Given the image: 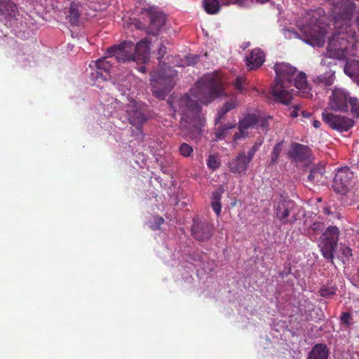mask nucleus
Segmentation results:
<instances>
[{
	"mask_svg": "<svg viewBox=\"0 0 359 359\" xmlns=\"http://www.w3.org/2000/svg\"><path fill=\"white\" fill-rule=\"evenodd\" d=\"M274 70L276 74V83L271 93L277 101L285 105L290 104L292 99L293 90L290 89L292 86L300 90L301 96L309 97L311 89L305 73L297 72L296 67L285 62L276 63Z\"/></svg>",
	"mask_w": 359,
	"mask_h": 359,
	"instance_id": "f257e3e1",
	"label": "nucleus"
},
{
	"mask_svg": "<svg viewBox=\"0 0 359 359\" xmlns=\"http://www.w3.org/2000/svg\"><path fill=\"white\" fill-rule=\"evenodd\" d=\"M171 107L181 115L180 129L184 138L194 140L201 133L204 126V118L201 114V107L189 94L172 100Z\"/></svg>",
	"mask_w": 359,
	"mask_h": 359,
	"instance_id": "f03ea898",
	"label": "nucleus"
},
{
	"mask_svg": "<svg viewBox=\"0 0 359 359\" xmlns=\"http://www.w3.org/2000/svg\"><path fill=\"white\" fill-rule=\"evenodd\" d=\"M302 36L290 29L283 28L280 30L282 34L287 39L298 38L312 46H323L325 43L327 28L323 25L321 21L312 15L311 21L300 27Z\"/></svg>",
	"mask_w": 359,
	"mask_h": 359,
	"instance_id": "7ed1b4c3",
	"label": "nucleus"
},
{
	"mask_svg": "<svg viewBox=\"0 0 359 359\" xmlns=\"http://www.w3.org/2000/svg\"><path fill=\"white\" fill-rule=\"evenodd\" d=\"M224 92L221 79L214 74H205L200 78L190 90L191 95L198 101L208 104Z\"/></svg>",
	"mask_w": 359,
	"mask_h": 359,
	"instance_id": "20e7f679",
	"label": "nucleus"
},
{
	"mask_svg": "<svg viewBox=\"0 0 359 359\" xmlns=\"http://www.w3.org/2000/svg\"><path fill=\"white\" fill-rule=\"evenodd\" d=\"M259 114H247L238 121V132H236L233 136L234 142L241 138L248 137V130L251 128H261L263 132L266 133L269 126L268 119Z\"/></svg>",
	"mask_w": 359,
	"mask_h": 359,
	"instance_id": "39448f33",
	"label": "nucleus"
},
{
	"mask_svg": "<svg viewBox=\"0 0 359 359\" xmlns=\"http://www.w3.org/2000/svg\"><path fill=\"white\" fill-rule=\"evenodd\" d=\"M0 13L5 20L6 26L13 29L24 28L25 18L13 2L10 0H0Z\"/></svg>",
	"mask_w": 359,
	"mask_h": 359,
	"instance_id": "423d86ee",
	"label": "nucleus"
},
{
	"mask_svg": "<svg viewBox=\"0 0 359 359\" xmlns=\"http://www.w3.org/2000/svg\"><path fill=\"white\" fill-rule=\"evenodd\" d=\"M274 208L276 218L283 224H293L297 220L294 212L295 203L293 201L281 196L275 202Z\"/></svg>",
	"mask_w": 359,
	"mask_h": 359,
	"instance_id": "0eeeda50",
	"label": "nucleus"
},
{
	"mask_svg": "<svg viewBox=\"0 0 359 359\" xmlns=\"http://www.w3.org/2000/svg\"><path fill=\"white\" fill-rule=\"evenodd\" d=\"M126 111L129 122L137 129L147 120L145 115V105L142 102L130 101Z\"/></svg>",
	"mask_w": 359,
	"mask_h": 359,
	"instance_id": "6e6552de",
	"label": "nucleus"
},
{
	"mask_svg": "<svg viewBox=\"0 0 359 359\" xmlns=\"http://www.w3.org/2000/svg\"><path fill=\"white\" fill-rule=\"evenodd\" d=\"M135 44L132 41H124L121 44L111 47L108 52L119 62L135 61Z\"/></svg>",
	"mask_w": 359,
	"mask_h": 359,
	"instance_id": "1a4fd4ad",
	"label": "nucleus"
},
{
	"mask_svg": "<svg viewBox=\"0 0 359 359\" xmlns=\"http://www.w3.org/2000/svg\"><path fill=\"white\" fill-rule=\"evenodd\" d=\"M322 118L330 128L339 132L347 131L353 126L352 119L325 111L322 113Z\"/></svg>",
	"mask_w": 359,
	"mask_h": 359,
	"instance_id": "9d476101",
	"label": "nucleus"
},
{
	"mask_svg": "<svg viewBox=\"0 0 359 359\" xmlns=\"http://www.w3.org/2000/svg\"><path fill=\"white\" fill-rule=\"evenodd\" d=\"M349 99L353 97L349 96L345 89L334 88L330 97L329 106L335 111H347L349 109Z\"/></svg>",
	"mask_w": 359,
	"mask_h": 359,
	"instance_id": "9b49d317",
	"label": "nucleus"
},
{
	"mask_svg": "<svg viewBox=\"0 0 359 359\" xmlns=\"http://www.w3.org/2000/svg\"><path fill=\"white\" fill-rule=\"evenodd\" d=\"M353 177V172L348 167L339 168L333 180V189L336 192L345 194Z\"/></svg>",
	"mask_w": 359,
	"mask_h": 359,
	"instance_id": "f8f14e48",
	"label": "nucleus"
},
{
	"mask_svg": "<svg viewBox=\"0 0 359 359\" xmlns=\"http://www.w3.org/2000/svg\"><path fill=\"white\" fill-rule=\"evenodd\" d=\"M146 13L150 19L149 25L147 27L149 34L157 35L165 23V15L162 12L151 7L146 9Z\"/></svg>",
	"mask_w": 359,
	"mask_h": 359,
	"instance_id": "ddd939ff",
	"label": "nucleus"
},
{
	"mask_svg": "<svg viewBox=\"0 0 359 359\" xmlns=\"http://www.w3.org/2000/svg\"><path fill=\"white\" fill-rule=\"evenodd\" d=\"M250 162L245 151H242L229 162L228 165L232 173L242 175L246 173Z\"/></svg>",
	"mask_w": 359,
	"mask_h": 359,
	"instance_id": "4468645a",
	"label": "nucleus"
},
{
	"mask_svg": "<svg viewBox=\"0 0 359 359\" xmlns=\"http://www.w3.org/2000/svg\"><path fill=\"white\" fill-rule=\"evenodd\" d=\"M193 236L201 241L210 239L212 235V226L207 222L194 219L191 228Z\"/></svg>",
	"mask_w": 359,
	"mask_h": 359,
	"instance_id": "2eb2a0df",
	"label": "nucleus"
},
{
	"mask_svg": "<svg viewBox=\"0 0 359 359\" xmlns=\"http://www.w3.org/2000/svg\"><path fill=\"white\" fill-rule=\"evenodd\" d=\"M149 41L144 39L135 45V61L145 63L149 57Z\"/></svg>",
	"mask_w": 359,
	"mask_h": 359,
	"instance_id": "dca6fc26",
	"label": "nucleus"
},
{
	"mask_svg": "<svg viewBox=\"0 0 359 359\" xmlns=\"http://www.w3.org/2000/svg\"><path fill=\"white\" fill-rule=\"evenodd\" d=\"M310 156V149L308 146L299 143L292 144L291 149L289 152V156L295 161H304Z\"/></svg>",
	"mask_w": 359,
	"mask_h": 359,
	"instance_id": "f3484780",
	"label": "nucleus"
},
{
	"mask_svg": "<svg viewBox=\"0 0 359 359\" xmlns=\"http://www.w3.org/2000/svg\"><path fill=\"white\" fill-rule=\"evenodd\" d=\"M115 58L108 52V56L99 59L97 61H92L89 65L90 68H97L108 76L112 67V63Z\"/></svg>",
	"mask_w": 359,
	"mask_h": 359,
	"instance_id": "a211bd4d",
	"label": "nucleus"
},
{
	"mask_svg": "<svg viewBox=\"0 0 359 359\" xmlns=\"http://www.w3.org/2000/svg\"><path fill=\"white\" fill-rule=\"evenodd\" d=\"M264 61V53L259 48L252 50L250 55L246 57V65L250 69L259 68Z\"/></svg>",
	"mask_w": 359,
	"mask_h": 359,
	"instance_id": "6ab92c4d",
	"label": "nucleus"
},
{
	"mask_svg": "<svg viewBox=\"0 0 359 359\" xmlns=\"http://www.w3.org/2000/svg\"><path fill=\"white\" fill-rule=\"evenodd\" d=\"M83 11V4L79 0H74L69 6L67 19L74 25H77Z\"/></svg>",
	"mask_w": 359,
	"mask_h": 359,
	"instance_id": "aec40b11",
	"label": "nucleus"
},
{
	"mask_svg": "<svg viewBox=\"0 0 359 359\" xmlns=\"http://www.w3.org/2000/svg\"><path fill=\"white\" fill-rule=\"evenodd\" d=\"M304 226L305 227L304 233L311 239H316V236L320 233L325 228L323 222H312L310 219H305Z\"/></svg>",
	"mask_w": 359,
	"mask_h": 359,
	"instance_id": "412c9836",
	"label": "nucleus"
},
{
	"mask_svg": "<svg viewBox=\"0 0 359 359\" xmlns=\"http://www.w3.org/2000/svg\"><path fill=\"white\" fill-rule=\"evenodd\" d=\"M344 72L356 82L359 79V60H348L344 67Z\"/></svg>",
	"mask_w": 359,
	"mask_h": 359,
	"instance_id": "4be33fe9",
	"label": "nucleus"
},
{
	"mask_svg": "<svg viewBox=\"0 0 359 359\" xmlns=\"http://www.w3.org/2000/svg\"><path fill=\"white\" fill-rule=\"evenodd\" d=\"M208 257L205 254L198 252L192 255L194 262H198V266H201L205 271H214L216 264L214 262H207Z\"/></svg>",
	"mask_w": 359,
	"mask_h": 359,
	"instance_id": "5701e85b",
	"label": "nucleus"
},
{
	"mask_svg": "<svg viewBox=\"0 0 359 359\" xmlns=\"http://www.w3.org/2000/svg\"><path fill=\"white\" fill-rule=\"evenodd\" d=\"M325 172V168L323 163L313 166L310 170L306 182L313 184L320 182Z\"/></svg>",
	"mask_w": 359,
	"mask_h": 359,
	"instance_id": "b1692460",
	"label": "nucleus"
},
{
	"mask_svg": "<svg viewBox=\"0 0 359 359\" xmlns=\"http://www.w3.org/2000/svg\"><path fill=\"white\" fill-rule=\"evenodd\" d=\"M329 350L326 345L316 344L309 353L308 359H327Z\"/></svg>",
	"mask_w": 359,
	"mask_h": 359,
	"instance_id": "393cba45",
	"label": "nucleus"
},
{
	"mask_svg": "<svg viewBox=\"0 0 359 359\" xmlns=\"http://www.w3.org/2000/svg\"><path fill=\"white\" fill-rule=\"evenodd\" d=\"M335 71L330 69L326 71L324 74L317 76L313 78V82L319 86H331L335 79L334 76Z\"/></svg>",
	"mask_w": 359,
	"mask_h": 359,
	"instance_id": "a878e982",
	"label": "nucleus"
},
{
	"mask_svg": "<svg viewBox=\"0 0 359 359\" xmlns=\"http://www.w3.org/2000/svg\"><path fill=\"white\" fill-rule=\"evenodd\" d=\"M319 247L323 256L328 261L333 262V252L337 248V243L320 241Z\"/></svg>",
	"mask_w": 359,
	"mask_h": 359,
	"instance_id": "bb28decb",
	"label": "nucleus"
},
{
	"mask_svg": "<svg viewBox=\"0 0 359 359\" xmlns=\"http://www.w3.org/2000/svg\"><path fill=\"white\" fill-rule=\"evenodd\" d=\"M339 229L337 226H330L320 237V241L337 243L339 240Z\"/></svg>",
	"mask_w": 359,
	"mask_h": 359,
	"instance_id": "cd10ccee",
	"label": "nucleus"
},
{
	"mask_svg": "<svg viewBox=\"0 0 359 359\" xmlns=\"http://www.w3.org/2000/svg\"><path fill=\"white\" fill-rule=\"evenodd\" d=\"M223 193V188H220L214 191L212 195V208L217 216L220 215L222 210L220 201Z\"/></svg>",
	"mask_w": 359,
	"mask_h": 359,
	"instance_id": "c85d7f7f",
	"label": "nucleus"
},
{
	"mask_svg": "<svg viewBox=\"0 0 359 359\" xmlns=\"http://www.w3.org/2000/svg\"><path fill=\"white\" fill-rule=\"evenodd\" d=\"M203 7L210 15H215L220 11V3L218 0H203Z\"/></svg>",
	"mask_w": 359,
	"mask_h": 359,
	"instance_id": "c756f323",
	"label": "nucleus"
},
{
	"mask_svg": "<svg viewBox=\"0 0 359 359\" xmlns=\"http://www.w3.org/2000/svg\"><path fill=\"white\" fill-rule=\"evenodd\" d=\"M282 150H283V142H280L274 145L273 150L271 153L269 166L276 164L278 163V158L280 157V154Z\"/></svg>",
	"mask_w": 359,
	"mask_h": 359,
	"instance_id": "7c9ffc66",
	"label": "nucleus"
},
{
	"mask_svg": "<svg viewBox=\"0 0 359 359\" xmlns=\"http://www.w3.org/2000/svg\"><path fill=\"white\" fill-rule=\"evenodd\" d=\"M151 82L153 86V93L155 95L156 97L158 98L163 99L170 90V87H165L162 89L158 88L156 84L154 83V81H151Z\"/></svg>",
	"mask_w": 359,
	"mask_h": 359,
	"instance_id": "2f4dec72",
	"label": "nucleus"
},
{
	"mask_svg": "<svg viewBox=\"0 0 359 359\" xmlns=\"http://www.w3.org/2000/svg\"><path fill=\"white\" fill-rule=\"evenodd\" d=\"M92 72H90V79L92 81H100L107 79V75L104 74L101 70L97 68H90Z\"/></svg>",
	"mask_w": 359,
	"mask_h": 359,
	"instance_id": "473e14b6",
	"label": "nucleus"
},
{
	"mask_svg": "<svg viewBox=\"0 0 359 359\" xmlns=\"http://www.w3.org/2000/svg\"><path fill=\"white\" fill-rule=\"evenodd\" d=\"M207 165L210 169L215 170L220 166V161L216 156L210 155L207 159Z\"/></svg>",
	"mask_w": 359,
	"mask_h": 359,
	"instance_id": "72a5a7b5",
	"label": "nucleus"
},
{
	"mask_svg": "<svg viewBox=\"0 0 359 359\" xmlns=\"http://www.w3.org/2000/svg\"><path fill=\"white\" fill-rule=\"evenodd\" d=\"M319 292L322 297L329 298L335 294L336 288L333 286L323 285Z\"/></svg>",
	"mask_w": 359,
	"mask_h": 359,
	"instance_id": "f704fd0d",
	"label": "nucleus"
},
{
	"mask_svg": "<svg viewBox=\"0 0 359 359\" xmlns=\"http://www.w3.org/2000/svg\"><path fill=\"white\" fill-rule=\"evenodd\" d=\"M349 108L353 114L359 117V100L355 97L349 99Z\"/></svg>",
	"mask_w": 359,
	"mask_h": 359,
	"instance_id": "c9c22d12",
	"label": "nucleus"
},
{
	"mask_svg": "<svg viewBox=\"0 0 359 359\" xmlns=\"http://www.w3.org/2000/svg\"><path fill=\"white\" fill-rule=\"evenodd\" d=\"M180 152L181 155H182L184 157L189 156L191 153L193 152V148L189 144L187 143H182L180 148H179Z\"/></svg>",
	"mask_w": 359,
	"mask_h": 359,
	"instance_id": "e433bc0d",
	"label": "nucleus"
},
{
	"mask_svg": "<svg viewBox=\"0 0 359 359\" xmlns=\"http://www.w3.org/2000/svg\"><path fill=\"white\" fill-rule=\"evenodd\" d=\"M262 144V142H256L248 151L246 154V156H248V158L252 161V158L255 154V153L259 150L260 146Z\"/></svg>",
	"mask_w": 359,
	"mask_h": 359,
	"instance_id": "4c0bfd02",
	"label": "nucleus"
},
{
	"mask_svg": "<svg viewBox=\"0 0 359 359\" xmlns=\"http://www.w3.org/2000/svg\"><path fill=\"white\" fill-rule=\"evenodd\" d=\"M245 79L241 77H238L236 79L234 86L238 91L242 93L245 89Z\"/></svg>",
	"mask_w": 359,
	"mask_h": 359,
	"instance_id": "58836bf2",
	"label": "nucleus"
},
{
	"mask_svg": "<svg viewBox=\"0 0 359 359\" xmlns=\"http://www.w3.org/2000/svg\"><path fill=\"white\" fill-rule=\"evenodd\" d=\"M229 131V130H226V128L222 125L216 130L215 136L217 139L222 140L224 138Z\"/></svg>",
	"mask_w": 359,
	"mask_h": 359,
	"instance_id": "ea45409f",
	"label": "nucleus"
},
{
	"mask_svg": "<svg viewBox=\"0 0 359 359\" xmlns=\"http://www.w3.org/2000/svg\"><path fill=\"white\" fill-rule=\"evenodd\" d=\"M341 322L346 326H350L352 324L351 316L349 313H343L340 317Z\"/></svg>",
	"mask_w": 359,
	"mask_h": 359,
	"instance_id": "a19ab883",
	"label": "nucleus"
},
{
	"mask_svg": "<svg viewBox=\"0 0 359 359\" xmlns=\"http://www.w3.org/2000/svg\"><path fill=\"white\" fill-rule=\"evenodd\" d=\"M185 60L188 65H194L198 62L199 57L197 55H189L185 57Z\"/></svg>",
	"mask_w": 359,
	"mask_h": 359,
	"instance_id": "79ce46f5",
	"label": "nucleus"
},
{
	"mask_svg": "<svg viewBox=\"0 0 359 359\" xmlns=\"http://www.w3.org/2000/svg\"><path fill=\"white\" fill-rule=\"evenodd\" d=\"M340 250L341 252L342 255L346 259H349L350 257L352 256L351 249L346 245H341Z\"/></svg>",
	"mask_w": 359,
	"mask_h": 359,
	"instance_id": "37998d69",
	"label": "nucleus"
},
{
	"mask_svg": "<svg viewBox=\"0 0 359 359\" xmlns=\"http://www.w3.org/2000/svg\"><path fill=\"white\" fill-rule=\"evenodd\" d=\"M252 3L253 0H234L233 1V4L243 8L249 7Z\"/></svg>",
	"mask_w": 359,
	"mask_h": 359,
	"instance_id": "c03bdc74",
	"label": "nucleus"
},
{
	"mask_svg": "<svg viewBox=\"0 0 359 359\" xmlns=\"http://www.w3.org/2000/svg\"><path fill=\"white\" fill-rule=\"evenodd\" d=\"M154 222H155V224L151 225V227L153 229H159L160 226L164 222V219L161 217H154Z\"/></svg>",
	"mask_w": 359,
	"mask_h": 359,
	"instance_id": "a18cd8bd",
	"label": "nucleus"
},
{
	"mask_svg": "<svg viewBox=\"0 0 359 359\" xmlns=\"http://www.w3.org/2000/svg\"><path fill=\"white\" fill-rule=\"evenodd\" d=\"M224 107H225L226 111H230L237 107V103L235 101H229L226 102Z\"/></svg>",
	"mask_w": 359,
	"mask_h": 359,
	"instance_id": "49530a36",
	"label": "nucleus"
},
{
	"mask_svg": "<svg viewBox=\"0 0 359 359\" xmlns=\"http://www.w3.org/2000/svg\"><path fill=\"white\" fill-rule=\"evenodd\" d=\"M228 111H229L225 110V107L223 106V107L218 111L217 117L215 119L216 123H217Z\"/></svg>",
	"mask_w": 359,
	"mask_h": 359,
	"instance_id": "de8ad7c7",
	"label": "nucleus"
},
{
	"mask_svg": "<svg viewBox=\"0 0 359 359\" xmlns=\"http://www.w3.org/2000/svg\"><path fill=\"white\" fill-rule=\"evenodd\" d=\"M165 53H166V48L163 44H161V46L159 47L158 51V59H161V57H163Z\"/></svg>",
	"mask_w": 359,
	"mask_h": 359,
	"instance_id": "09e8293b",
	"label": "nucleus"
},
{
	"mask_svg": "<svg viewBox=\"0 0 359 359\" xmlns=\"http://www.w3.org/2000/svg\"><path fill=\"white\" fill-rule=\"evenodd\" d=\"M312 125L315 128L318 129L320 127L321 123L318 120H314L312 123Z\"/></svg>",
	"mask_w": 359,
	"mask_h": 359,
	"instance_id": "8fccbe9b",
	"label": "nucleus"
},
{
	"mask_svg": "<svg viewBox=\"0 0 359 359\" xmlns=\"http://www.w3.org/2000/svg\"><path fill=\"white\" fill-rule=\"evenodd\" d=\"M223 126H224V127L226 128V130H229L233 128L236 126V123H229L224 124Z\"/></svg>",
	"mask_w": 359,
	"mask_h": 359,
	"instance_id": "3c124183",
	"label": "nucleus"
},
{
	"mask_svg": "<svg viewBox=\"0 0 359 359\" xmlns=\"http://www.w3.org/2000/svg\"><path fill=\"white\" fill-rule=\"evenodd\" d=\"M323 212L326 215H330L332 214V212H331V210H330V207H325L324 209H323Z\"/></svg>",
	"mask_w": 359,
	"mask_h": 359,
	"instance_id": "603ef678",
	"label": "nucleus"
},
{
	"mask_svg": "<svg viewBox=\"0 0 359 359\" xmlns=\"http://www.w3.org/2000/svg\"><path fill=\"white\" fill-rule=\"evenodd\" d=\"M231 4H233V1H231L230 0L222 1V2L220 3V6L222 5H229Z\"/></svg>",
	"mask_w": 359,
	"mask_h": 359,
	"instance_id": "864d4df0",
	"label": "nucleus"
},
{
	"mask_svg": "<svg viewBox=\"0 0 359 359\" xmlns=\"http://www.w3.org/2000/svg\"><path fill=\"white\" fill-rule=\"evenodd\" d=\"M118 85H119V86H124V87H126V89H124V90H123H123H121L123 91V94H126V91H127V90H128V91L130 90V88L127 86V85H125L124 83H120V84H118Z\"/></svg>",
	"mask_w": 359,
	"mask_h": 359,
	"instance_id": "5fc2aeb1",
	"label": "nucleus"
},
{
	"mask_svg": "<svg viewBox=\"0 0 359 359\" xmlns=\"http://www.w3.org/2000/svg\"><path fill=\"white\" fill-rule=\"evenodd\" d=\"M301 113L302 114V116L305 118H309L311 116V114L309 112L305 111H302Z\"/></svg>",
	"mask_w": 359,
	"mask_h": 359,
	"instance_id": "6e6d98bb",
	"label": "nucleus"
},
{
	"mask_svg": "<svg viewBox=\"0 0 359 359\" xmlns=\"http://www.w3.org/2000/svg\"><path fill=\"white\" fill-rule=\"evenodd\" d=\"M256 1L258 3H260V4H265V3L268 2L269 0H256Z\"/></svg>",
	"mask_w": 359,
	"mask_h": 359,
	"instance_id": "4d7b16f0",
	"label": "nucleus"
},
{
	"mask_svg": "<svg viewBox=\"0 0 359 359\" xmlns=\"http://www.w3.org/2000/svg\"><path fill=\"white\" fill-rule=\"evenodd\" d=\"M355 22H356V25H357V26H359V11H358V15H357V17H356Z\"/></svg>",
	"mask_w": 359,
	"mask_h": 359,
	"instance_id": "13d9d810",
	"label": "nucleus"
},
{
	"mask_svg": "<svg viewBox=\"0 0 359 359\" xmlns=\"http://www.w3.org/2000/svg\"><path fill=\"white\" fill-rule=\"evenodd\" d=\"M291 115L293 117H297L298 116L297 113L294 111L291 113Z\"/></svg>",
	"mask_w": 359,
	"mask_h": 359,
	"instance_id": "bf43d9fd",
	"label": "nucleus"
},
{
	"mask_svg": "<svg viewBox=\"0 0 359 359\" xmlns=\"http://www.w3.org/2000/svg\"><path fill=\"white\" fill-rule=\"evenodd\" d=\"M125 78H128V79H130L131 78H133V76L128 74L126 76H125Z\"/></svg>",
	"mask_w": 359,
	"mask_h": 359,
	"instance_id": "052dcab7",
	"label": "nucleus"
},
{
	"mask_svg": "<svg viewBox=\"0 0 359 359\" xmlns=\"http://www.w3.org/2000/svg\"><path fill=\"white\" fill-rule=\"evenodd\" d=\"M140 70L142 72H145V67H141Z\"/></svg>",
	"mask_w": 359,
	"mask_h": 359,
	"instance_id": "680f3d73",
	"label": "nucleus"
},
{
	"mask_svg": "<svg viewBox=\"0 0 359 359\" xmlns=\"http://www.w3.org/2000/svg\"><path fill=\"white\" fill-rule=\"evenodd\" d=\"M325 63H326V62H325V61L324 60H323L321 61V65H325Z\"/></svg>",
	"mask_w": 359,
	"mask_h": 359,
	"instance_id": "e2e57ef3",
	"label": "nucleus"
},
{
	"mask_svg": "<svg viewBox=\"0 0 359 359\" xmlns=\"http://www.w3.org/2000/svg\"><path fill=\"white\" fill-rule=\"evenodd\" d=\"M355 354H356V355H357L358 358L359 359V351H358V352H357Z\"/></svg>",
	"mask_w": 359,
	"mask_h": 359,
	"instance_id": "0e129e2a",
	"label": "nucleus"
}]
</instances>
